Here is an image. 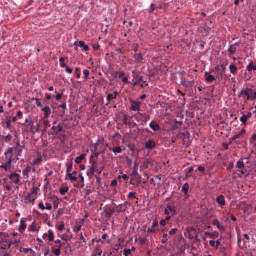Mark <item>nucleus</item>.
I'll use <instances>...</instances> for the list:
<instances>
[{"instance_id":"obj_51","label":"nucleus","mask_w":256,"mask_h":256,"mask_svg":"<svg viewBox=\"0 0 256 256\" xmlns=\"http://www.w3.org/2000/svg\"><path fill=\"white\" fill-rule=\"evenodd\" d=\"M178 232V228H172L170 231L169 234L170 236H173V235L176 234Z\"/></svg>"},{"instance_id":"obj_29","label":"nucleus","mask_w":256,"mask_h":256,"mask_svg":"<svg viewBox=\"0 0 256 256\" xmlns=\"http://www.w3.org/2000/svg\"><path fill=\"white\" fill-rule=\"evenodd\" d=\"M189 190V185L188 183H186L184 184L182 188V192L185 194H188Z\"/></svg>"},{"instance_id":"obj_38","label":"nucleus","mask_w":256,"mask_h":256,"mask_svg":"<svg viewBox=\"0 0 256 256\" xmlns=\"http://www.w3.org/2000/svg\"><path fill=\"white\" fill-rule=\"evenodd\" d=\"M90 163L92 164L90 168H94V172H96V169L98 168V164L95 162L92 161V160H90Z\"/></svg>"},{"instance_id":"obj_28","label":"nucleus","mask_w":256,"mask_h":256,"mask_svg":"<svg viewBox=\"0 0 256 256\" xmlns=\"http://www.w3.org/2000/svg\"><path fill=\"white\" fill-rule=\"evenodd\" d=\"M86 155L82 154L79 156L77 157L75 160L77 164H80L82 162V160L84 158Z\"/></svg>"},{"instance_id":"obj_60","label":"nucleus","mask_w":256,"mask_h":256,"mask_svg":"<svg viewBox=\"0 0 256 256\" xmlns=\"http://www.w3.org/2000/svg\"><path fill=\"white\" fill-rule=\"evenodd\" d=\"M128 116L126 114H124V118H123V122H124V124H125V125L128 124L127 120H128Z\"/></svg>"},{"instance_id":"obj_19","label":"nucleus","mask_w":256,"mask_h":256,"mask_svg":"<svg viewBox=\"0 0 256 256\" xmlns=\"http://www.w3.org/2000/svg\"><path fill=\"white\" fill-rule=\"evenodd\" d=\"M212 224L214 226H216L220 230H224V226H222L218 220L216 219L213 220Z\"/></svg>"},{"instance_id":"obj_13","label":"nucleus","mask_w":256,"mask_h":256,"mask_svg":"<svg viewBox=\"0 0 256 256\" xmlns=\"http://www.w3.org/2000/svg\"><path fill=\"white\" fill-rule=\"evenodd\" d=\"M26 221L27 219L26 218H22L20 220V224L19 226V230L20 232L22 231V233L23 232V231L25 230L26 229Z\"/></svg>"},{"instance_id":"obj_53","label":"nucleus","mask_w":256,"mask_h":256,"mask_svg":"<svg viewBox=\"0 0 256 256\" xmlns=\"http://www.w3.org/2000/svg\"><path fill=\"white\" fill-rule=\"evenodd\" d=\"M12 138V136L10 134H8L5 136L4 138L5 142H8Z\"/></svg>"},{"instance_id":"obj_44","label":"nucleus","mask_w":256,"mask_h":256,"mask_svg":"<svg viewBox=\"0 0 256 256\" xmlns=\"http://www.w3.org/2000/svg\"><path fill=\"white\" fill-rule=\"evenodd\" d=\"M68 188L67 187L60 188V192L62 195H64L66 193L68 192Z\"/></svg>"},{"instance_id":"obj_7","label":"nucleus","mask_w":256,"mask_h":256,"mask_svg":"<svg viewBox=\"0 0 256 256\" xmlns=\"http://www.w3.org/2000/svg\"><path fill=\"white\" fill-rule=\"evenodd\" d=\"M20 175L16 172L12 173L10 176V179L11 180V183L18 184L20 182L19 178Z\"/></svg>"},{"instance_id":"obj_31","label":"nucleus","mask_w":256,"mask_h":256,"mask_svg":"<svg viewBox=\"0 0 256 256\" xmlns=\"http://www.w3.org/2000/svg\"><path fill=\"white\" fill-rule=\"evenodd\" d=\"M230 72L233 74H235L237 72L236 67L234 64H232L230 66Z\"/></svg>"},{"instance_id":"obj_59","label":"nucleus","mask_w":256,"mask_h":256,"mask_svg":"<svg viewBox=\"0 0 256 256\" xmlns=\"http://www.w3.org/2000/svg\"><path fill=\"white\" fill-rule=\"evenodd\" d=\"M82 228V226L81 225H77L75 226L74 228V230L76 232H78L81 230Z\"/></svg>"},{"instance_id":"obj_4","label":"nucleus","mask_w":256,"mask_h":256,"mask_svg":"<svg viewBox=\"0 0 256 256\" xmlns=\"http://www.w3.org/2000/svg\"><path fill=\"white\" fill-rule=\"evenodd\" d=\"M158 226V222L157 220H154L152 226L151 228H149L148 229V232L149 233H155L156 230L162 231V232H166L168 230V229L166 228H158L156 230V228Z\"/></svg>"},{"instance_id":"obj_18","label":"nucleus","mask_w":256,"mask_h":256,"mask_svg":"<svg viewBox=\"0 0 256 256\" xmlns=\"http://www.w3.org/2000/svg\"><path fill=\"white\" fill-rule=\"evenodd\" d=\"M216 202L222 206H224L226 204L224 197L223 195H220L216 198Z\"/></svg>"},{"instance_id":"obj_62","label":"nucleus","mask_w":256,"mask_h":256,"mask_svg":"<svg viewBox=\"0 0 256 256\" xmlns=\"http://www.w3.org/2000/svg\"><path fill=\"white\" fill-rule=\"evenodd\" d=\"M84 74L85 77V78H88L90 75V72L88 70H84Z\"/></svg>"},{"instance_id":"obj_15","label":"nucleus","mask_w":256,"mask_h":256,"mask_svg":"<svg viewBox=\"0 0 256 256\" xmlns=\"http://www.w3.org/2000/svg\"><path fill=\"white\" fill-rule=\"evenodd\" d=\"M46 237L48 238V240L50 242H52V241L54 240V233L52 232V230H49L48 232V234H44L43 235V236H42V238H46Z\"/></svg>"},{"instance_id":"obj_8","label":"nucleus","mask_w":256,"mask_h":256,"mask_svg":"<svg viewBox=\"0 0 256 256\" xmlns=\"http://www.w3.org/2000/svg\"><path fill=\"white\" fill-rule=\"evenodd\" d=\"M194 83V81H189L185 78H182L180 84L186 88H188L192 86Z\"/></svg>"},{"instance_id":"obj_64","label":"nucleus","mask_w":256,"mask_h":256,"mask_svg":"<svg viewBox=\"0 0 256 256\" xmlns=\"http://www.w3.org/2000/svg\"><path fill=\"white\" fill-rule=\"evenodd\" d=\"M60 231H62L64 229V222L58 228Z\"/></svg>"},{"instance_id":"obj_2","label":"nucleus","mask_w":256,"mask_h":256,"mask_svg":"<svg viewBox=\"0 0 256 256\" xmlns=\"http://www.w3.org/2000/svg\"><path fill=\"white\" fill-rule=\"evenodd\" d=\"M6 156L5 162L0 166V168H4L5 171L8 172L10 170V169L12 168V162H16V161L8 155H6Z\"/></svg>"},{"instance_id":"obj_43","label":"nucleus","mask_w":256,"mask_h":256,"mask_svg":"<svg viewBox=\"0 0 256 256\" xmlns=\"http://www.w3.org/2000/svg\"><path fill=\"white\" fill-rule=\"evenodd\" d=\"M44 130L46 131V128L50 126V124L48 120H44Z\"/></svg>"},{"instance_id":"obj_11","label":"nucleus","mask_w":256,"mask_h":256,"mask_svg":"<svg viewBox=\"0 0 256 256\" xmlns=\"http://www.w3.org/2000/svg\"><path fill=\"white\" fill-rule=\"evenodd\" d=\"M252 92V90L250 88H243L241 90V94H242V96H246V100H250V93Z\"/></svg>"},{"instance_id":"obj_20","label":"nucleus","mask_w":256,"mask_h":256,"mask_svg":"<svg viewBox=\"0 0 256 256\" xmlns=\"http://www.w3.org/2000/svg\"><path fill=\"white\" fill-rule=\"evenodd\" d=\"M132 176L135 178L138 183L141 182V176L138 174V171L137 170H134Z\"/></svg>"},{"instance_id":"obj_50","label":"nucleus","mask_w":256,"mask_h":256,"mask_svg":"<svg viewBox=\"0 0 256 256\" xmlns=\"http://www.w3.org/2000/svg\"><path fill=\"white\" fill-rule=\"evenodd\" d=\"M112 150L114 153H120L122 150V148L120 146H118L116 148H112Z\"/></svg>"},{"instance_id":"obj_35","label":"nucleus","mask_w":256,"mask_h":256,"mask_svg":"<svg viewBox=\"0 0 256 256\" xmlns=\"http://www.w3.org/2000/svg\"><path fill=\"white\" fill-rule=\"evenodd\" d=\"M33 125L34 122H32V121H30L29 123H28L26 125V130L32 132Z\"/></svg>"},{"instance_id":"obj_48","label":"nucleus","mask_w":256,"mask_h":256,"mask_svg":"<svg viewBox=\"0 0 256 256\" xmlns=\"http://www.w3.org/2000/svg\"><path fill=\"white\" fill-rule=\"evenodd\" d=\"M94 172H94V168H91L90 167V168L89 170H88L87 172V174L89 176H92L94 175Z\"/></svg>"},{"instance_id":"obj_36","label":"nucleus","mask_w":256,"mask_h":256,"mask_svg":"<svg viewBox=\"0 0 256 256\" xmlns=\"http://www.w3.org/2000/svg\"><path fill=\"white\" fill-rule=\"evenodd\" d=\"M6 126H5V127L4 128H6V129H10V122H11V120H9V116H7L6 117Z\"/></svg>"},{"instance_id":"obj_56","label":"nucleus","mask_w":256,"mask_h":256,"mask_svg":"<svg viewBox=\"0 0 256 256\" xmlns=\"http://www.w3.org/2000/svg\"><path fill=\"white\" fill-rule=\"evenodd\" d=\"M20 251L21 252H23L24 254H27L29 251H32L31 248H20Z\"/></svg>"},{"instance_id":"obj_34","label":"nucleus","mask_w":256,"mask_h":256,"mask_svg":"<svg viewBox=\"0 0 256 256\" xmlns=\"http://www.w3.org/2000/svg\"><path fill=\"white\" fill-rule=\"evenodd\" d=\"M168 234H164L162 236V239L161 240V242L163 244H166L168 241Z\"/></svg>"},{"instance_id":"obj_9","label":"nucleus","mask_w":256,"mask_h":256,"mask_svg":"<svg viewBox=\"0 0 256 256\" xmlns=\"http://www.w3.org/2000/svg\"><path fill=\"white\" fill-rule=\"evenodd\" d=\"M150 128L156 132H160L161 128L160 125L154 120H152L150 124Z\"/></svg>"},{"instance_id":"obj_26","label":"nucleus","mask_w":256,"mask_h":256,"mask_svg":"<svg viewBox=\"0 0 256 256\" xmlns=\"http://www.w3.org/2000/svg\"><path fill=\"white\" fill-rule=\"evenodd\" d=\"M115 98L116 96H114L113 94H108L107 96L108 103L106 104V106H108L112 102L114 103V102L112 100Z\"/></svg>"},{"instance_id":"obj_12","label":"nucleus","mask_w":256,"mask_h":256,"mask_svg":"<svg viewBox=\"0 0 256 256\" xmlns=\"http://www.w3.org/2000/svg\"><path fill=\"white\" fill-rule=\"evenodd\" d=\"M74 45L76 46H80L82 48V51H88L89 50L88 46L85 44V42L82 41L79 42H75Z\"/></svg>"},{"instance_id":"obj_6","label":"nucleus","mask_w":256,"mask_h":256,"mask_svg":"<svg viewBox=\"0 0 256 256\" xmlns=\"http://www.w3.org/2000/svg\"><path fill=\"white\" fill-rule=\"evenodd\" d=\"M130 102L132 104L130 110L132 111H140V105L141 104L140 102H134L132 100H130Z\"/></svg>"},{"instance_id":"obj_57","label":"nucleus","mask_w":256,"mask_h":256,"mask_svg":"<svg viewBox=\"0 0 256 256\" xmlns=\"http://www.w3.org/2000/svg\"><path fill=\"white\" fill-rule=\"evenodd\" d=\"M194 170V168L192 167H190L188 169V172H187V174H186V176L188 177V176H190V174L191 172H192Z\"/></svg>"},{"instance_id":"obj_37","label":"nucleus","mask_w":256,"mask_h":256,"mask_svg":"<svg viewBox=\"0 0 256 256\" xmlns=\"http://www.w3.org/2000/svg\"><path fill=\"white\" fill-rule=\"evenodd\" d=\"M224 74L221 73V72H218L216 75V79H218L219 82H222L223 80V76Z\"/></svg>"},{"instance_id":"obj_22","label":"nucleus","mask_w":256,"mask_h":256,"mask_svg":"<svg viewBox=\"0 0 256 256\" xmlns=\"http://www.w3.org/2000/svg\"><path fill=\"white\" fill-rule=\"evenodd\" d=\"M20 242V240H15L14 242H10L8 244H6L5 247H2V249L10 248L12 244H14L16 246L18 247V244Z\"/></svg>"},{"instance_id":"obj_61","label":"nucleus","mask_w":256,"mask_h":256,"mask_svg":"<svg viewBox=\"0 0 256 256\" xmlns=\"http://www.w3.org/2000/svg\"><path fill=\"white\" fill-rule=\"evenodd\" d=\"M247 120H248V118L246 117V116H245L244 115L242 117H241L240 118V122L244 124H245L246 122L247 121Z\"/></svg>"},{"instance_id":"obj_41","label":"nucleus","mask_w":256,"mask_h":256,"mask_svg":"<svg viewBox=\"0 0 256 256\" xmlns=\"http://www.w3.org/2000/svg\"><path fill=\"white\" fill-rule=\"evenodd\" d=\"M66 166L67 167V170H66V172H67V174H69L70 172L72 171V162H68L66 164Z\"/></svg>"},{"instance_id":"obj_33","label":"nucleus","mask_w":256,"mask_h":256,"mask_svg":"<svg viewBox=\"0 0 256 256\" xmlns=\"http://www.w3.org/2000/svg\"><path fill=\"white\" fill-rule=\"evenodd\" d=\"M206 80L208 82L210 83L216 80V78L212 75H208Z\"/></svg>"},{"instance_id":"obj_63","label":"nucleus","mask_w":256,"mask_h":256,"mask_svg":"<svg viewBox=\"0 0 256 256\" xmlns=\"http://www.w3.org/2000/svg\"><path fill=\"white\" fill-rule=\"evenodd\" d=\"M116 74H118V78H121L124 75V73L122 72H116Z\"/></svg>"},{"instance_id":"obj_1","label":"nucleus","mask_w":256,"mask_h":256,"mask_svg":"<svg viewBox=\"0 0 256 256\" xmlns=\"http://www.w3.org/2000/svg\"><path fill=\"white\" fill-rule=\"evenodd\" d=\"M24 145H16L14 148H9L6 152H5L6 155H8L14 159L16 161L20 159L19 157H21L22 154Z\"/></svg>"},{"instance_id":"obj_55","label":"nucleus","mask_w":256,"mask_h":256,"mask_svg":"<svg viewBox=\"0 0 256 256\" xmlns=\"http://www.w3.org/2000/svg\"><path fill=\"white\" fill-rule=\"evenodd\" d=\"M220 72H221V73H224V74L225 73V72H226V65L224 64H222L220 65Z\"/></svg>"},{"instance_id":"obj_39","label":"nucleus","mask_w":256,"mask_h":256,"mask_svg":"<svg viewBox=\"0 0 256 256\" xmlns=\"http://www.w3.org/2000/svg\"><path fill=\"white\" fill-rule=\"evenodd\" d=\"M228 52H229L230 54H234L236 53V48L234 47V46L232 45L229 49L228 50Z\"/></svg>"},{"instance_id":"obj_5","label":"nucleus","mask_w":256,"mask_h":256,"mask_svg":"<svg viewBox=\"0 0 256 256\" xmlns=\"http://www.w3.org/2000/svg\"><path fill=\"white\" fill-rule=\"evenodd\" d=\"M62 132H64L62 124H60L58 126H53L50 130L48 132V135L58 134Z\"/></svg>"},{"instance_id":"obj_45","label":"nucleus","mask_w":256,"mask_h":256,"mask_svg":"<svg viewBox=\"0 0 256 256\" xmlns=\"http://www.w3.org/2000/svg\"><path fill=\"white\" fill-rule=\"evenodd\" d=\"M244 162L242 161L239 160L237 162V164L236 166V168H244Z\"/></svg>"},{"instance_id":"obj_42","label":"nucleus","mask_w":256,"mask_h":256,"mask_svg":"<svg viewBox=\"0 0 256 256\" xmlns=\"http://www.w3.org/2000/svg\"><path fill=\"white\" fill-rule=\"evenodd\" d=\"M94 252L96 255L98 254V256H100L102 253V250L100 248L99 246H97L94 250Z\"/></svg>"},{"instance_id":"obj_58","label":"nucleus","mask_w":256,"mask_h":256,"mask_svg":"<svg viewBox=\"0 0 256 256\" xmlns=\"http://www.w3.org/2000/svg\"><path fill=\"white\" fill-rule=\"evenodd\" d=\"M250 99L252 100H256V92H252L250 93Z\"/></svg>"},{"instance_id":"obj_40","label":"nucleus","mask_w":256,"mask_h":256,"mask_svg":"<svg viewBox=\"0 0 256 256\" xmlns=\"http://www.w3.org/2000/svg\"><path fill=\"white\" fill-rule=\"evenodd\" d=\"M60 248L61 245L58 246V249H55L52 250V252L54 253L56 256H58L60 254Z\"/></svg>"},{"instance_id":"obj_52","label":"nucleus","mask_w":256,"mask_h":256,"mask_svg":"<svg viewBox=\"0 0 256 256\" xmlns=\"http://www.w3.org/2000/svg\"><path fill=\"white\" fill-rule=\"evenodd\" d=\"M34 100H36V105H37V106L38 107L40 108H42L43 106H42V103L40 102L38 99V98H32V101H34Z\"/></svg>"},{"instance_id":"obj_32","label":"nucleus","mask_w":256,"mask_h":256,"mask_svg":"<svg viewBox=\"0 0 256 256\" xmlns=\"http://www.w3.org/2000/svg\"><path fill=\"white\" fill-rule=\"evenodd\" d=\"M36 227V224L34 222L32 224H31L29 226L28 230H29V231H30V232H36L37 231Z\"/></svg>"},{"instance_id":"obj_3","label":"nucleus","mask_w":256,"mask_h":256,"mask_svg":"<svg viewBox=\"0 0 256 256\" xmlns=\"http://www.w3.org/2000/svg\"><path fill=\"white\" fill-rule=\"evenodd\" d=\"M43 159V156L39 152H36L30 161V164L32 166H39L41 164L42 162Z\"/></svg>"},{"instance_id":"obj_10","label":"nucleus","mask_w":256,"mask_h":256,"mask_svg":"<svg viewBox=\"0 0 256 256\" xmlns=\"http://www.w3.org/2000/svg\"><path fill=\"white\" fill-rule=\"evenodd\" d=\"M94 147V154L96 156L99 155L101 152H102V150H104L106 148V145H104V147L102 148L100 150H98V148L102 146V145H92ZM106 147H108V145H106Z\"/></svg>"},{"instance_id":"obj_49","label":"nucleus","mask_w":256,"mask_h":256,"mask_svg":"<svg viewBox=\"0 0 256 256\" xmlns=\"http://www.w3.org/2000/svg\"><path fill=\"white\" fill-rule=\"evenodd\" d=\"M131 83L134 86L138 84V78L134 76V78L132 80Z\"/></svg>"},{"instance_id":"obj_54","label":"nucleus","mask_w":256,"mask_h":256,"mask_svg":"<svg viewBox=\"0 0 256 256\" xmlns=\"http://www.w3.org/2000/svg\"><path fill=\"white\" fill-rule=\"evenodd\" d=\"M136 194V192H130L128 194V198L129 199L132 198H135V196Z\"/></svg>"},{"instance_id":"obj_47","label":"nucleus","mask_w":256,"mask_h":256,"mask_svg":"<svg viewBox=\"0 0 256 256\" xmlns=\"http://www.w3.org/2000/svg\"><path fill=\"white\" fill-rule=\"evenodd\" d=\"M155 6H156L155 4H151L150 8H149L148 10V12L150 14L152 13L154 10L156 9Z\"/></svg>"},{"instance_id":"obj_25","label":"nucleus","mask_w":256,"mask_h":256,"mask_svg":"<svg viewBox=\"0 0 256 256\" xmlns=\"http://www.w3.org/2000/svg\"><path fill=\"white\" fill-rule=\"evenodd\" d=\"M134 58L138 62H142L143 60V56L142 54H135L134 56Z\"/></svg>"},{"instance_id":"obj_24","label":"nucleus","mask_w":256,"mask_h":256,"mask_svg":"<svg viewBox=\"0 0 256 256\" xmlns=\"http://www.w3.org/2000/svg\"><path fill=\"white\" fill-rule=\"evenodd\" d=\"M246 70L248 72L256 70V65H254L253 62H250L247 66Z\"/></svg>"},{"instance_id":"obj_14","label":"nucleus","mask_w":256,"mask_h":256,"mask_svg":"<svg viewBox=\"0 0 256 256\" xmlns=\"http://www.w3.org/2000/svg\"><path fill=\"white\" fill-rule=\"evenodd\" d=\"M36 170L34 168L30 166L27 167L25 170H23V174L24 177L26 178H28V174L30 172H36Z\"/></svg>"},{"instance_id":"obj_21","label":"nucleus","mask_w":256,"mask_h":256,"mask_svg":"<svg viewBox=\"0 0 256 256\" xmlns=\"http://www.w3.org/2000/svg\"><path fill=\"white\" fill-rule=\"evenodd\" d=\"M77 174H78V172L76 171L73 172L72 174H70V172L69 174H67L69 178L72 181H76L77 180V177H76Z\"/></svg>"},{"instance_id":"obj_46","label":"nucleus","mask_w":256,"mask_h":256,"mask_svg":"<svg viewBox=\"0 0 256 256\" xmlns=\"http://www.w3.org/2000/svg\"><path fill=\"white\" fill-rule=\"evenodd\" d=\"M182 124V121L180 122H178L177 120L176 121V122L174 123V128H178L180 126H181Z\"/></svg>"},{"instance_id":"obj_30","label":"nucleus","mask_w":256,"mask_h":256,"mask_svg":"<svg viewBox=\"0 0 256 256\" xmlns=\"http://www.w3.org/2000/svg\"><path fill=\"white\" fill-rule=\"evenodd\" d=\"M60 66L62 68H66V72L70 74H71L73 72V70L72 69L70 68L69 67H68L67 66V65L66 64H60Z\"/></svg>"},{"instance_id":"obj_23","label":"nucleus","mask_w":256,"mask_h":256,"mask_svg":"<svg viewBox=\"0 0 256 256\" xmlns=\"http://www.w3.org/2000/svg\"><path fill=\"white\" fill-rule=\"evenodd\" d=\"M166 208L170 212L171 214H172V216H174V215L176 214V208L175 207L168 205L166 206Z\"/></svg>"},{"instance_id":"obj_27","label":"nucleus","mask_w":256,"mask_h":256,"mask_svg":"<svg viewBox=\"0 0 256 256\" xmlns=\"http://www.w3.org/2000/svg\"><path fill=\"white\" fill-rule=\"evenodd\" d=\"M134 118L138 122H143L144 120V116L141 113H138L136 114Z\"/></svg>"},{"instance_id":"obj_17","label":"nucleus","mask_w":256,"mask_h":256,"mask_svg":"<svg viewBox=\"0 0 256 256\" xmlns=\"http://www.w3.org/2000/svg\"><path fill=\"white\" fill-rule=\"evenodd\" d=\"M36 198L34 196V195L30 194H28L24 200L26 201V203L30 204L32 203L34 204V202Z\"/></svg>"},{"instance_id":"obj_16","label":"nucleus","mask_w":256,"mask_h":256,"mask_svg":"<svg viewBox=\"0 0 256 256\" xmlns=\"http://www.w3.org/2000/svg\"><path fill=\"white\" fill-rule=\"evenodd\" d=\"M42 111L44 112V118H48L52 114V110L48 106H46L42 108Z\"/></svg>"}]
</instances>
